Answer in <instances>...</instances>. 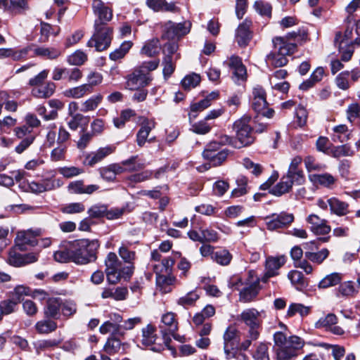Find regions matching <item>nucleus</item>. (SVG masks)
<instances>
[{"mask_svg":"<svg viewBox=\"0 0 360 360\" xmlns=\"http://www.w3.org/2000/svg\"><path fill=\"white\" fill-rule=\"evenodd\" d=\"M338 321V317L334 314L330 313L319 318V319L315 323V328H323L326 331L330 332L334 335H343L345 330L342 327L337 325Z\"/></svg>","mask_w":360,"mask_h":360,"instance_id":"obj_12","label":"nucleus"},{"mask_svg":"<svg viewBox=\"0 0 360 360\" xmlns=\"http://www.w3.org/2000/svg\"><path fill=\"white\" fill-rule=\"evenodd\" d=\"M3 8L13 15L25 14L30 8L27 0H7V5Z\"/></svg>","mask_w":360,"mask_h":360,"instance_id":"obj_30","label":"nucleus"},{"mask_svg":"<svg viewBox=\"0 0 360 360\" xmlns=\"http://www.w3.org/2000/svg\"><path fill=\"white\" fill-rule=\"evenodd\" d=\"M21 139L22 141L15 148V151L18 154L22 153L26 149H27L31 146V144H32V143L35 140V136L34 135L29 134L24 139Z\"/></svg>","mask_w":360,"mask_h":360,"instance_id":"obj_64","label":"nucleus"},{"mask_svg":"<svg viewBox=\"0 0 360 360\" xmlns=\"http://www.w3.org/2000/svg\"><path fill=\"white\" fill-rule=\"evenodd\" d=\"M32 46H34V45L31 44L20 51H15L11 48H0V58H11L15 61L20 60L26 58Z\"/></svg>","mask_w":360,"mask_h":360,"instance_id":"obj_26","label":"nucleus"},{"mask_svg":"<svg viewBox=\"0 0 360 360\" xmlns=\"http://www.w3.org/2000/svg\"><path fill=\"white\" fill-rule=\"evenodd\" d=\"M252 22L245 19L236 30L235 39L241 47L248 46L252 39V32L250 30Z\"/></svg>","mask_w":360,"mask_h":360,"instance_id":"obj_18","label":"nucleus"},{"mask_svg":"<svg viewBox=\"0 0 360 360\" xmlns=\"http://www.w3.org/2000/svg\"><path fill=\"white\" fill-rule=\"evenodd\" d=\"M191 24L189 22L174 23L168 21L163 26L162 39H167L169 42H175V40L186 35L190 31Z\"/></svg>","mask_w":360,"mask_h":360,"instance_id":"obj_9","label":"nucleus"},{"mask_svg":"<svg viewBox=\"0 0 360 360\" xmlns=\"http://www.w3.org/2000/svg\"><path fill=\"white\" fill-rule=\"evenodd\" d=\"M239 340V331L232 326H229L224 334V350L233 349Z\"/></svg>","mask_w":360,"mask_h":360,"instance_id":"obj_29","label":"nucleus"},{"mask_svg":"<svg viewBox=\"0 0 360 360\" xmlns=\"http://www.w3.org/2000/svg\"><path fill=\"white\" fill-rule=\"evenodd\" d=\"M105 271H118L121 266V262L115 252H110L105 259Z\"/></svg>","mask_w":360,"mask_h":360,"instance_id":"obj_48","label":"nucleus"},{"mask_svg":"<svg viewBox=\"0 0 360 360\" xmlns=\"http://www.w3.org/2000/svg\"><path fill=\"white\" fill-rule=\"evenodd\" d=\"M60 341L56 339H49L39 340L34 343L36 352L39 354L41 351H44L49 348H54L58 346Z\"/></svg>","mask_w":360,"mask_h":360,"instance_id":"obj_52","label":"nucleus"},{"mask_svg":"<svg viewBox=\"0 0 360 360\" xmlns=\"http://www.w3.org/2000/svg\"><path fill=\"white\" fill-rule=\"evenodd\" d=\"M162 323L168 327V328L166 329L167 332L162 331L163 333L165 347L167 349L173 357H176V350L174 347L169 345V342H171L170 336L175 338L174 333L177 330V323L175 320L174 314L169 312L164 314L162 317Z\"/></svg>","mask_w":360,"mask_h":360,"instance_id":"obj_10","label":"nucleus"},{"mask_svg":"<svg viewBox=\"0 0 360 360\" xmlns=\"http://www.w3.org/2000/svg\"><path fill=\"white\" fill-rule=\"evenodd\" d=\"M309 179L314 184L329 188H332L336 182V179L329 173L312 174L309 176Z\"/></svg>","mask_w":360,"mask_h":360,"instance_id":"obj_33","label":"nucleus"},{"mask_svg":"<svg viewBox=\"0 0 360 360\" xmlns=\"http://www.w3.org/2000/svg\"><path fill=\"white\" fill-rule=\"evenodd\" d=\"M347 118L350 122L360 117V105L357 103H352L348 105L346 110Z\"/></svg>","mask_w":360,"mask_h":360,"instance_id":"obj_60","label":"nucleus"},{"mask_svg":"<svg viewBox=\"0 0 360 360\" xmlns=\"http://www.w3.org/2000/svg\"><path fill=\"white\" fill-rule=\"evenodd\" d=\"M72 248L70 246L63 250H59L54 253L53 257L56 262L60 263H67L69 262H73V256Z\"/></svg>","mask_w":360,"mask_h":360,"instance_id":"obj_54","label":"nucleus"},{"mask_svg":"<svg viewBox=\"0 0 360 360\" xmlns=\"http://www.w3.org/2000/svg\"><path fill=\"white\" fill-rule=\"evenodd\" d=\"M296 182L295 179L288 175L283 176L280 182L270 190V193L281 196L288 193L292 187L293 184Z\"/></svg>","mask_w":360,"mask_h":360,"instance_id":"obj_27","label":"nucleus"},{"mask_svg":"<svg viewBox=\"0 0 360 360\" xmlns=\"http://www.w3.org/2000/svg\"><path fill=\"white\" fill-rule=\"evenodd\" d=\"M335 44L338 46L339 52L341 54V59L343 61H348L351 59L354 53L352 40V30L346 29L344 35L341 32H337L335 38Z\"/></svg>","mask_w":360,"mask_h":360,"instance_id":"obj_8","label":"nucleus"},{"mask_svg":"<svg viewBox=\"0 0 360 360\" xmlns=\"http://www.w3.org/2000/svg\"><path fill=\"white\" fill-rule=\"evenodd\" d=\"M15 246L20 251H25L26 245L35 246L37 245V240L30 232L19 231L15 238Z\"/></svg>","mask_w":360,"mask_h":360,"instance_id":"obj_24","label":"nucleus"},{"mask_svg":"<svg viewBox=\"0 0 360 360\" xmlns=\"http://www.w3.org/2000/svg\"><path fill=\"white\" fill-rule=\"evenodd\" d=\"M57 323L53 319L41 320L37 322L35 325L36 330L39 334H48L56 330Z\"/></svg>","mask_w":360,"mask_h":360,"instance_id":"obj_38","label":"nucleus"},{"mask_svg":"<svg viewBox=\"0 0 360 360\" xmlns=\"http://www.w3.org/2000/svg\"><path fill=\"white\" fill-rule=\"evenodd\" d=\"M155 330V326L150 323L142 329L141 343L145 347H150V349L153 352H158V349L154 345L157 339Z\"/></svg>","mask_w":360,"mask_h":360,"instance_id":"obj_25","label":"nucleus"},{"mask_svg":"<svg viewBox=\"0 0 360 360\" xmlns=\"http://www.w3.org/2000/svg\"><path fill=\"white\" fill-rule=\"evenodd\" d=\"M210 150H203L202 156L205 160L210 161L214 167L221 165L227 158L229 155V150L223 149L218 153H211Z\"/></svg>","mask_w":360,"mask_h":360,"instance_id":"obj_32","label":"nucleus"},{"mask_svg":"<svg viewBox=\"0 0 360 360\" xmlns=\"http://www.w3.org/2000/svg\"><path fill=\"white\" fill-rule=\"evenodd\" d=\"M274 51L266 56V62L274 68L283 67L288 63L287 56L296 48L295 43L286 41L283 37H276L272 40Z\"/></svg>","mask_w":360,"mask_h":360,"instance_id":"obj_6","label":"nucleus"},{"mask_svg":"<svg viewBox=\"0 0 360 360\" xmlns=\"http://www.w3.org/2000/svg\"><path fill=\"white\" fill-rule=\"evenodd\" d=\"M116 150V147L114 145H109L103 148H100L97 150L95 153L92 155H87L85 158V162L86 165L93 167L96 163L102 161L108 155L113 153Z\"/></svg>","mask_w":360,"mask_h":360,"instance_id":"obj_21","label":"nucleus"},{"mask_svg":"<svg viewBox=\"0 0 360 360\" xmlns=\"http://www.w3.org/2000/svg\"><path fill=\"white\" fill-rule=\"evenodd\" d=\"M269 346L266 343L260 342L256 349L254 354V358L255 360H269Z\"/></svg>","mask_w":360,"mask_h":360,"instance_id":"obj_59","label":"nucleus"},{"mask_svg":"<svg viewBox=\"0 0 360 360\" xmlns=\"http://www.w3.org/2000/svg\"><path fill=\"white\" fill-rule=\"evenodd\" d=\"M63 300L60 297H48L44 307V318L57 320L60 316Z\"/></svg>","mask_w":360,"mask_h":360,"instance_id":"obj_17","label":"nucleus"},{"mask_svg":"<svg viewBox=\"0 0 360 360\" xmlns=\"http://www.w3.org/2000/svg\"><path fill=\"white\" fill-rule=\"evenodd\" d=\"M141 53L148 57H153L158 54V38H153L145 43L141 50Z\"/></svg>","mask_w":360,"mask_h":360,"instance_id":"obj_47","label":"nucleus"},{"mask_svg":"<svg viewBox=\"0 0 360 360\" xmlns=\"http://www.w3.org/2000/svg\"><path fill=\"white\" fill-rule=\"evenodd\" d=\"M132 46L133 43L131 41H123L118 49H116L114 51L110 53V59L116 61L124 58Z\"/></svg>","mask_w":360,"mask_h":360,"instance_id":"obj_41","label":"nucleus"},{"mask_svg":"<svg viewBox=\"0 0 360 360\" xmlns=\"http://www.w3.org/2000/svg\"><path fill=\"white\" fill-rule=\"evenodd\" d=\"M233 259V256L227 249H220L215 251L212 259L221 266H228Z\"/></svg>","mask_w":360,"mask_h":360,"instance_id":"obj_39","label":"nucleus"},{"mask_svg":"<svg viewBox=\"0 0 360 360\" xmlns=\"http://www.w3.org/2000/svg\"><path fill=\"white\" fill-rule=\"evenodd\" d=\"M158 68V60L144 61L136 66L125 77V87L129 90H137L148 86L153 77L152 72Z\"/></svg>","mask_w":360,"mask_h":360,"instance_id":"obj_3","label":"nucleus"},{"mask_svg":"<svg viewBox=\"0 0 360 360\" xmlns=\"http://www.w3.org/2000/svg\"><path fill=\"white\" fill-rule=\"evenodd\" d=\"M310 307L305 306L300 303H292L288 309L287 316L292 317L296 314H299L301 316H305L310 313Z\"/></svg>","mask_w":360,"mask_h":360,"instance_id":"obj_42","label":"nucleus"},{"mask_svg":"<svg viewBox=\"0 0 360 360\" xmlns=\"http://www.w3.org/2000/svg\"><path fill=\"white\" fill-rule=\"evenodd\" d=\"M138 155H132L129 159L122 160V165L124 172H138L143 169V165L137 162Z\"/></svg>","mask_w":360,"mask_h":360,"instance_id":"obj_40","label":"nucleus"},{"mask_svg":"<svg viewBox=\"0 0 360 360\" xmlns=\"http://www.w3.org/2000/svg\"><path fill=\"white\" fill-rule=\"evenodd\" d=\"M251 116L245 115L236 120L233 124V129L236 132V139L232 146L241 148L251 145L254 141L253 129L250 125Z\"/></svg>","mask_w":360,"mask_h":360,"instance_id":"obj_7","label":"nucleus"},{"mask_svg":"<svg viewBox=\"0 0 360 360\" xmlns=\"http://www.w3.org/2000/svg\"><path fill=\"white\" fill-rule=\"evenodd\" d=\"M41 29H40V34L41 37L39 39V42H46L49 40V37L50 34H52V32L53 30V27L46 22H41Z\"/></svg>","mask_w":360,"mask_h":360,"instance_id":"obj_63","label":"nucleus"},{"mask_svg":"<svg viewBox=\"0 0 360 360\" xmlns=\"http://www.w3.org/2000/svg\"><path fill=\"white\" fill-rule=\"evenodd\" d=\"M354 154L353 150L347 145H342L335 147L332 150V155L335 158L352 156Z\"/></svg>","mask_w":360,"mask_h":360,"instance_id":"obj_58","label":"nucleus"},{"mask_svg":"<svg viewBox=\"0 0 360 360\" xmlns=\"http://www.w3.org/2000/svg\"><path fill=\"white\" fill-rule=\"evenodd\" d=\"M97 239H79L70 243L72 250L73 262L77 264H86L97 259V250L99 248Z\"/></svg>","mask_w":360,"mask_h":360,"instance_id":"obj_5","label":"nucleus"},{"mask_svg":"<svg viewBox=\"0 0 360 360\" xmlns=\"http://www.w3.org/2000/svg\"><path fill=\"white\" fill-rule=\"evenodd\" d=\"M22 301L12 291L8 293V297L0 302V322L4 316H8L17 311L18 305Z\"/></svg>","mask_w":360,"mask_h":360,"instance_id":"obj_16","label":"nucleus"},{"mask_svg":"<svg viewBox=\"0 0 360 360\" xmlns=\"http://www.w3.org/2000/svg\"><path fill=\"white\" fill-rule=\"evenodd\" d=\"M178 45L175 42H167L162 49V53L165 56L162 61V74L167 80L174 72L175 69L174 63L172 61V56L176 51Z\"/></svg>","mask_w":360,"mask_h":360,"instance_id":"obj_11","label":"nucleus"},{"mask_svg":"<svg viewBox=\"0 0 360 360\" xmlns=\"http://www.w3.org/2000/svg\"><path fill=\"white\" fill-rule=\"evenodd\" d=\"M306 221L309 225V230L315 235H326L331 231V227L328 224V221L316 214L308 215Z\"/></svg>","mask_w":360,"mask_h":360,"instance_id":"obj_13","label":"nucleus"},{"mask_svg":"<svg viewBox=\"0 0 360 360\" xmlns=\"http://www.w3.org/2000/svg\"><path fill=\"white\" fill-rule=\"evenodd\" d=\"M201 80L200 75L196 73H191L187 75L181 80V85L184 89L189 90L197 86Z\"/></svg>","mask_w":360,"mask_h":360,"instance_id":"obj_45","label":"nucleus"},{"mask_svg":"<svg viewBox=\"0 0 360 360\" xmlns=\"http://www.w3.org/2000/svg\"><path fill=\"white\" fill-rule=\"evenodd\" d=\"M121 345L122 342L119 338L109 337L104 345L103 349L107 354L112 355L118 352Z\"/></svg>","mask_w":360,"mask_h":360,"instance_id":"obj_46","label":"nucleus"},{"mask_svg":"<svg viewBox=\"0 0 360 360\" xmlns=\"http://www.w3.org/2000/svg\"><path fill=\"white\" fill-rule=\"evenodd\" d=\"M84 210L85 206L82 202H72L61 209L62 212L65 214L80 213Z\"/></svg>","mask_w":360,"mask_h":360,"instance_id":"obj_61","label":"nucleus"},{"mask_svg":"<svg viewBox=\"0 0 360 360\" xmlns=\"http://www.w3.org/2000/svg\"><path fill=\"white\" fill-rule=\"evenodd\" d=\"M92 6L98 18L94 22L95 32L87 46H94L97 51H103L110 46L112 39L113 29L107 25L112 18V11L101 0H94Z\"/></svg>","mask_w":360,"mask_h":360,"instance_id":"obj_1","label":"nucleus"},{"mask_svg":"<svg viewBox=\"0 0 360 360\" xmlns=\"http://www.w3.org/2000/svg\"><path fill=\"white\" fill-rule=\"evenodd\" d=\"M285 261L284 255L268 257L266 260L265 273L262 278V281L266 283L269 278L277 276L279 269L285 263Z\"/></svg>","mask_w":360,"mask_h":360,"instance_id":"obj_14","label":"nucleus"},{"mask_svg":"<svg viewBox=\"0 0 360 360\" xmlns=\"http://www.w3.org/2000/svg\"><path fill=\"white\" fill-rule=\"evenodd\" d=\"M229 68L233 71V75L236 82L240 80L243 81L246 76V69L242 63L241 59L236 56H232L224 62Z\"/></svg>","mask_w":360,"mask_h":360,"instance_id":"obj_19","label":"nucleus"},{"mask_svg":"<svg viewBox=\"0 0 360 360\" xmlns=\"http://www.w3.org/2000/svg\"><path fill=\"white\" fill-rule=\"evenodd\" d=\"M330 212L338 216L347 215L349 211V204L342 201L337 198L333 197L328 200Z\"/></svg>","mask_w":360,"mask_h":360,"instance_id":"obj_31","label":"nucleus"},{"mask_svg":"<svg viewBox=\"0 0 360 360\" xmlns=\"http://www.w3.org/2000/svg\"><path fill=\"white\" fill-rule=\"evenodd\" d=\"M176 279L173 274H163V269L159 272V292L166 294L171 292L175 286Z\"/></svg>","mask_w":360,"mask_h":360,"instance_id":"obj_28","label":"nucleus"},{"mask_svg":"<svg viewBox=\"0 0 360 360\" xmlns=\"http://www.w3.org/2000/svg\"><path fill=\"white\" fill-rule=\"evenodd\" d=\"M338 293L345 297H352L357 293V290L352 281H346L340 285Z\"/></svg>","mask_w":360,"mask_h":360,"instance_id":"obj_56","label":"nucleus"},{"mask_svg":"<svg viewBox=\"0 0 360 360\" xmlns=\"http://www.w3.org/2000/svg\"><path fill=\"white\" fill-rule=\"evenodd\" d=\"M199 295L193 291L189 292L186 295L180 297L177 303L178 304L183 306L184 307H187L188 306H192L194 304L195 301L198 300Z\"/></svg>","mask_w":360,"mask_h":360,"instance_id":"obj_57","label":"nucleus"},{"mask_svg":"<svg viewBox=\"0 0 360 360\" xmlns=\"http://www.w3.org/2000/svg\"><path fill=\"white\" fill-rule=\"evenodd\" d=\"M252 106L256 112H262L267 106L266 93L261 86L257 85L252 89Z\"/></svg>","mask_w":360,"mask_h":360,"instance_id":"obj_23","label":"nucleus"},{"mask_svg":"<svg viewBox=\"0 0 360 360\" xmlns=\"http://www.w3.org/2000/svg\"><path fill=\"white\" fill-rule=\"evenodd\" d=\"M108 205L104 204H98L92 205L87 211L89 217L92 219H100L105 217L107 219Z\"/></svg>","mask_w":360,"mask_h":360,"instance_id":"obj_43","label":"nucleus"},{"mask_svg":"<svg viewBox=\"0 0 360 360\" xmlns=\"http://www.w3.org/2000/svg\"><path fill=\"white\" fill-rule=\"evenodd\" d=\"M103 96L101 94L94 95L83 103L81 109L82 112H88L95 110L101 102Z\"/></svg>","mask_w":360,"mask_h":360,"instance_id":"obj_55","label":"nucleus"},{"mask_svg":"<svg viewBox=\"0 0 360 360\" xmlns=\"http://www.w3.org/2000/svg\"><path fill=\"white\" fill-rule=\"evenodd\" d=\"M151 128L147 124H143L136 134V142L139 146L142 147L148 136Z\"/></svg>","mask_w":360,"mask_h":360,"instance_id":"obj_62","label":"nucleus"},{"mask_svg":"<svg viewBox=\"0 0 360 360\" xmlns=\"http://www.w3.org/2000/svg\"><path fill=\"white\" fill-rule=\"evenodd\" d=\"M305 257L314 263L321 264L329 255V250L323 248L317 252H306Z\"/></svg>","mask_w":360,"mask_h":360,"instance_id":"obj_44","label":"nucleus"},{"mask_svg":"<svg viewBox=\"0 0 360 360\" xmlns=\"http://www.w3.org/2000/svg\"><path fill=\"white\" fill-rule=\"evenodd\" d=\"M237 188H234L231 192V196L238 198L247 193L248 179L245 176H239L236 179Z\"/></svg>","mask_w":360,"mask_h":360,"instance_id":"obj_51","label":"nucleus"},{"mask_svg":"<svg viewBox=\"0 0 360 360\" xmlns=\"http://www.w3.org/2000/svg\"><path fill=\"white\" fill-rule=\"evenodd\" d=\"M259 278L254 270L248 272L244 278L240 277L233 278L229 282L231 288L239 290L242 285H259Z\"/></svg>","mask_w":360,"mask_h":360,"instance_id":"obj_20","label":"nucleus"},{"mask_svg":"<svg viewBox=\"0 0 360 360\" xmlns=\"http://www.w3.org/2000/svg\"><path fill=\"white\" fill-rule=\"evenodd\" d=\"M259 290V285H244L240 291L239 300L244 303L251 302L258 295Z\"/></svg>","mask_w":360,"mask_h":360,"instance_id":"obj_34","label":"nucleus"},{"mask_svg":"<svg viewBox=\"0 0 360 360\" xmlns=\"http://www.w3.org/2000/svg\"><path fill=\"white\" fill-rule=\"evenodd\" d=\"M22 301L12 291L8 293V297L0 302V322L4 316H8L17 311L18 305Z\"/></svg>","mask_w":360,"mask_h":360,"instance_id":"obj_15","label":"nucleus"},{"mask_svg":"<svg viewBox=\"0 0 360 360\" xmlns=\"http://www.w3.org/2000/svg\"><path fill=\"white\" fill-rule=\"evenodd\" d=\"M88 60L87 55L81 50H77L68 56L67 61L70 65H82Z\"/></svg>","mask_w":360,"mask_h":360,"instance_id":"obj_49","label":"nucleus"},{"mask_svg":"<svg viewBox=\"0 0 360 360\" xmlns=\"http://www.w3.org/2000/svg\"><path fill=\"white\" fill-rule=\"evenodd\" d=\"M304 163L307 170L311 172H319L326 168V166L319 162L313 156L308 155L304 159Z\"/></svg>","mask_w":360,"mask_h":360,"instance_id":"obj_50","label":"nucleus"},{"mask_svg":"<svg viewBox=\"0 0 360 360\" xmlns=\"http://www.w3.org/2000/svg\"><path fill=\"white\" fill-rule=\"evenodd\" d=\"M342 275L339 273H332L323 277L318 284L319 288H328L340 283Z\"/></svg>","mask_w":360,"mask_h":360,"instance_id":"obj_37","label":"nucleus"},{"mask_svg":"<svg viewBox=\"0 0 360 360\" xmlns=\"http://www.w3.org/2000/svg\"><path fill=\"white\" fill-rule=\"evenodd\" d=\"M302 159L300 156L295 157L290 165L287 175L294 178L297 183L301 184L303 180L302 172L297 169V167L301 164Z\"/></svg>","mask_w":360,"mask_h":360,"instance_id":"obj_35","label":"nucleus"},{"mask_svg":"<svg viewBox=\"0 0 360 360\" xmlns=\"http://www.w3.org/2000/svg\"><path fill=\"white\" fill-rule=\"evenodd\" d=\"M274 342L276 360H292L304 345V341L301 338L297 335L287 338L283 332L274 333Z\"/></svg>","mask_w":360,"mask_h":360,"instance_id":"obj_2","label":"nucleus"},{"mask_svg":"<svg viewBox=\"0 0 360 360\" xmlns=\"http://www.w3.org/2000/svg\"><path fill=\"white\" fill-rule=\"evenodd\" d=\"M92 91L91 85L84 84L76 87L66 89L63 94L68 98H79L84 96L86 93H91Z\"/></svg>","mask_w":360,"mask_h":360,"instance_id":"obj_36","label":"nucleus"},{"mask_svg":"<svg viewBox=\"0 0 360 360\" xmlns=\"http://www.w3.org/2000/svg\"><path fill=\"white\" fill-rule=\"evenodd\" d=\"M99 174L102 179L108 182H114L118 174L124 173L122 165L118 163L110 164L108 166L98 169Z\"/></svg>","mask_w":360,"mask_h":360,"instance_id":"obj_22","label":"nucleus"},{"mask_svg":"<svg viewBox=\"0 0 360 360\" xmlns=\"http://www.w3.org/2000/svg\"><path fill=\"white\" fill-rule=\"evenodd\" d=\"M34 51L36 56H46L49 59H56L60 54V51L54 48L37 47Z\"/></svg>","mask_w":360,"mask_h":360,"instance_id":"obj_53","label":"nucleus"},{"mask_svg":"<svg viewBox=\"0 0 360 360\" xmlns=\"http://www.w3.org/2000/svg\"><path fill=\"white\" fill-rule=\"evenodd\" d=\"M260 312L255 308H250L243 310L238 316L237 320L243 322L248 327L246 339L240 344V349L247 350L252 341L257 340L260 335L262 328V320Z\"/></svg>","mask_w":360,"mask_h":360,"instance_id":"obj_4","label":"nucleus"}]
</instances>
